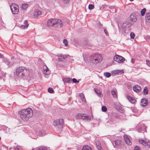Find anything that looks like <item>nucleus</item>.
Returning <instances> with one entry per match:
<instances>
[{"label":"nucleus","instance_id":"nucleus-39","mask_svg":"<svg viewBox=\"0 0 150 150\" xmlns=\"http://www.w3.org/2000/svg\"><path fill=\"white\" fill-rule=\"evenodd\" d=\"M117 73V75H118L119 74H121L123 73L124 72L122 70H116Z\"/></svg>","mask_w":150,"mask_h":150},{"label":"nucleus","instance_id":"nucleus-38","mask_svg":"<svg viewBox=\"0 0 150 150\" xmlns=\"http://www.w3.org/2000/svg\"><path fill=\"white\" fill-rule=\"evenodd\" d=\"M116 107L117 109L120 111L121 112H122L123 111V110L122 109V108L121 106H117Z\"/></svg>","mask_w":150,"mask_h":150},{"label":"nucleus","instance_id":"nucleus-10","mask_svg":"<svg viewBox=\"0 0 150 150\" xmlns=\"http://www.w3.org/2000/svg\"><path fill=\"white\" fill-rule=\"evenodd\" d=\"M114 59L115 61L119 63H123L125 60L123 57L119 55L115 56Z\"/></svg>","mask_w":150,"mask_h":150},{"label":"nucleus","instance_id":"nucleus-28","mask_svg":"<svg viewBox=\"0 0 150 150\" xmlns=\"http://www.w3.org/2000/svg\"><path fill=\"white\" fill-rule=\"evenodd\" d=\"M148 93V88L145 87H144L143 90V93L144 95H146Z\"/></svg>","mask_w":150,"mask_h":150},{"label":"nucleus","instance_id":"nucleus-62","mask_svg":"<svg viewBox=\"0 0 150 150\" xmlns=\"http://www.w3.org/2000/svg\"><path fill=\"white\" fill-rule=\"evenodd\" d=\"M8 105H10V104H8Z\"/></svg>","mask_w":150,"mask_h":150},{"label":"nucleus","instance_id":"nucleus-34","mask_svg":"<svg viewBox=\"0 0 150 150\" xmlns=\"http://www.w3.org/2000/svg\"><path fill=\"white\" fill-rule=\"evenodd\" d=\"M37 150H47V149L46 147L42 146L39 147Z\"/></svg>","mask_w":150,"mask_h":150},{"label":"nucleus","instance_id":"nucleus-9","mask_svg":"<svg viewBox=\"0 0 150 150\" xmlns=\"http://www.w3.org/2000/svg\"><path fill=\"white\" fill-rule=\"evenodd\" d=\"M23 111H24L25 113V115L29 119L31 118L33 115V112L32 110L30 108L27 109H26L22 110Z\"/></svg>","mask_w":150,"mask_h":150},{"label":"nucleus","instance_id":"nucleus-29","mask_svg":"<svg viewBox=\"0 0 150 150\" xmlns=\"http://www.w3.org/2000/svg\"><path fill=\"white\" fill-rule=\"evenodd\" d=\"M104 75L107 78H109L111 76V74L108 72H105L104 73Z\"/></svg>","mask_w":150,"mask_h":150},{"label":"nucleus","instance_id":"nucleus-63","mask_svg":"<svg viewBox=\"0 0 150 150\" xmlns=\"http://www.w3.org/2000/svg\"><path fill=\"white\" fill-rule=\"evenodd\" d=\"M101 8H102V7H100V9H101Z\"/></svg>","mask_w":150,"mask_h":150},{"label":"nucleus","instance_id":"nucleus-30","mask_svg":"<svg viewBox=\"0 0 150 150\" xmlns=\"http://www.w3.org/2000/svg\"><path fill=\"white\" fill-rule=\"evenodd\" d=\"M28 5L27 4H23L22 6V8L24 10L26 9L28 7Z\"/></svg>","mask_w":150,"mask_h":150},{"label":"nucleus","instance_id":"nucleus-44","mask_svg":"<svg viewBox=\"0 0 150 150\" xmlns=\"http://www.w3.org/2000/svg\"><path fill=\"white\" fill-rule=\"evenodd\" d=\"M111 74L112 75H117L116 70H114L112 71L111 72Z\"/></svg>","mask_w":150,"mask_h":150},{"label":"nucleus","instance_id":"nucleus-2","mask_svg":"<svg viewBox=\"0 0 150 150\" xmlns=\"http://www.w3.org/2000/svg\"><path fill=\"white\" fill-rule=\"evenodd\" d=\"M90 60L91 62L96 64L100 62L102 60V58L100 54L97 53L91 55Z\"/></svg>","mask_w":150,"mask_h":150},{"label":"nucleus","instance_id":"nucleus-56","mask_svg":"<svg viewBox=\"0 0 150 150\" xmlns=\"http://www.w3.org/2000/svg\"><path fill=\"white\" fill-rule=\"evenodd\" d=\"M3 57V55L0 53V58H2Z\"/></svg>","mask_w":150,"mask_h":150},{"label":"nucleus","instance_id":"nucleus-61","mask_svg":"<svg viewBox=\"0 0 150 150\" xmlns=\"http://www.w3.org/2000/svg\"><path fill=\"white\" fill-rule=\"evenodd\" d=\"M134 110H132V111H133V112H134Z\"/></svg>","mask_w":150,"mask_h":150},{"label":"nucleus","instance_id":"nucleus-7","mask_svg":"<svg viewBox=\"0 0 150 150\" xmlns=\"http://www.w3.org/2000/svg\"><path fill=\"white\" fill-rule=\"evenodd\" d=\"M18 113L20 115V117L21 119L24 121H27L29 118L27 116L25 115V113L24 111H23L22 110L18 111Z\"/></svg>","mask_w":150,"mask_h":150},{"label":"nucleus","instance_id":"nucleus-52","mask_svg":"<svg viewBox=\"0 0 150 150\" xmlns=\"http://www.w3.org/2000/svg\"><path fill=\"white\" fill-rule=\"evenodd\" d=\"M81 98H82V100H83V101L84 100H86V99L85 98V97H84V95H83V96H81Z\"/></svg>","mask_w":150,"mask_h":150},{"label":"nucleus","instance_id":"nucleus-45","mask_svg":"<svg viewBox=\"0 0 150 150\" xmlns=\"http://www.w3.org/2000/svg\"><path fill=\"white\" fill-rule=\"evenodd\" d=\"M134 150H140V148L138 146H136Z\"/></svg>","mask_w":150,"mask_h":150},{"label":"nucleus","instance_id":"nucleus-3","mask_svg":"<svg viewBox=\"0 0 150 150\" xmlns=\"http://www.w3.org/2000/svg\"><path fill=\"white\" fill-rule=\"evenodd\" d=\"M64 122V120L62 119H57L53 122V125L59 132L62 131Z\"/></svg>","mask_w":150,"mask_h":150},{"label":"nucleus","instance_id":"nucleus-55","mask_svg":"<svg viewBox=\"0 0 150 150\" xmlns=\"http://www.w3.org/2000/svg\"><path fill=\"white\" fill-rule=\"evenodd\" d=\"M131 62L133 64H134V61L133 59H132Z\"/></svg>","mask_w":150,"mask_h":150},{"label":"nucleus","instance_id":"nucleus-49","mask_svg":"<svg viewBox=\"0 0 150 150\" xmlns=\"http://www.w3.org/2000/svg\"><path fill=\"white\" fill-rule=\"evenodd\" d=\"M104 32H105V34L107 36H108V32L106 30L104 29Z\"/></svg>","mask_w":150,"mask_h":150},{"label":"nucleus","instance_id":"nucleus-18","mask_svg":"<svg viewBox=\"0 0 150 150\" xmlns=\"http://www.w3.org/2000/svg\"><path fill=\"white\" fill-rule=\"evenodd\" d=\"M145 126L142 125L141 126H140L138 127L137 131L139 132H141L143 130H144V129H145Z\"/></svg>","mask_w":150,"mask_h":150},{"label":"nucleus","instance_id":"nucleus-35","mask_svg":"<svg viewBox=\"0 0 150 150\" xmlns=\"http://www.w3.org/2000/svg\"><path fill=\"white\" fill-rule=\"evenodd\" d=\"M111 93L113 96L115 97H116L117 96V95L116 94V92L112 90L111 91Z\"/></svg>","mask_w":150,"mask_h":150},{"label":"nucleus","instance_id":"nucleus-47","mask_svg":"<svg viewBox=\"0 0 150 150\" xmlns=\"http://www.w3.org/2000/svg\"><path fill=\"white\" fill-rule=\"evenodd\" d=\"M63 2L65 4H67L69 1L70 0H62Z\"/></svg>","mask_w":150,"mask_h":150},{"label":"nucleus","instance_id":"nucleus-31","mask_svg":"<svg viewBox=\"0 0 150 150\" xmlns=\"http://www.w3.org/2000/svg\"><path fill=\"white\" fill-rule=\"evenodd\" d=\"M146 9L144 8L141 10V15L142 16H144L146 13Z\"/></svg>","mask_w":150,"mask_h":150},{"label":"nucleus","instance_id":"nucleus-59","mask_svg":"<svg viewBox=\"0 0 150 150\" xmlns=\"http://www.w3.org/2000/svg\"><path fill=\"white\" fill-rule=\"evenodd\" d=\"M47 150H50V149H49V148H48L47 147Z\"/></svg>","mask_w":150,"mask_h":150},{"label":"nucleus","instance_id":"nucleus-17","mask_svg":"<svg viewBox=\"0 0 150 150\" xmlns=\"http://www.w3.org/2000/svg\"><path fill=\"white\" fill-rule=\"evenodd\" d=\"M41 13L40 11L39 10H36L34 13V16L35 17H37L39 16L40 15Z\"/></svg>","mask_w":150,"mask_h":150},{"label":"nucleus","instance_id":"nucleus-8","mask_svg":"<svg viewBox=\"0 0 150 150\" xmlns=\"http://www.w3.org/2000/svg\"><path fill=\"white\" fill-rule=\"evenodd\" d=\"M121 142L120 140H115L112 142V144L114 147L117 150L120 149Z\"/></svg>","mask_w":150,"mask_h":150},{"label":"nucleus","instance_id":"nucleus-27","mask_svg":"<svg viewBox=\"0 0 150 150\" xmlns=\"http://www.w3.org/2000/svg\"><path fill=\"white\" fill-rule=\"evenodd\" d=\"M109 8L111 9L110 11L112 13H115L116 12V9L115 8V7L110 6L109 7Z\"/></svg>","mask_w":150,"mask_h":150},{"label":"nucleus","instance_id":"nucleus-48","mask_svg":"<svg viewBox=\"0 0 150 150\" xmlns=\"http://www.w3.org/2000/svg\"><path fill=\"white\" fill-rule=\"evenodd\" d=\"M146 145L148 147L150 148V141L147 142H146Z\"/></svg>","mask_w":150,"mask_h":150},{"label":"nucleus","instance_id":"nucleus-1","mask_svg":"<svg viewBox=\"0 0 150 150\" xmlns=\"http://www.w3.org/2000/svg\"><path fill=\"white\" fill-rule=\"evenodd\" d=\"M28 71L24 67H21L17 68L16 70V75L21 78H24L27 75Z\"/></svg>","mask_w":150,"mask_h":150},{"label":"nucleus","instance_id":"nucleus-51","mask_svg":"<svg viewBox=\"0 0 150 150\" xmlns=\"http://www.w3.org/2000/svg\"><path fill=\"white\" fill-rule=\"evenodd\" d=\"M143 142H144V140L143 139H139V142L140 143L142 144Z\"/></svg>","mask_w":150,"mask_h":150},{"label":"nucleus","instance_id":"nucleus-26","mask_svg":"<svg viewBox=\"0 0 150 150\" xmlns=\"http://www.w3.org/2000/svg\"><path fill=\"white\" fill-rule=\"evenodd\" d=\"M96 143L97 149L98 150H100L101 149V147L100 145V142L99 141H97Z\"/></svg>","mask_w":150,"mask_h":150},{"label":"nucleus","instance_id":"nucleus-33","mask_svg":"<svg viewBox=\"0 0 150 150\" xmlns=\"http://www.w3.org/2000/svg\"><path fill=\"white\" fill-rule=\"evenodd\" d=\"M48 91L49 93H54V91L53 90V89L51 87H49L48 88Z\"/></svg>","mask_w":150,"mask_h":150},{"label":"nucleus","instance_id":"nucleus-37","mask_svg":"<svg viewBox=\"0 0 150 150\" xmlns=\"http://www.w3.org/2000/svg\"><path fill=\"white\" fill-rule=\"evenodd\" d=\"M65 58V57L63 56V58H58L57 59V60L59 62H63Z\"/></svg>","mask_w":150,"mask_h":150},{"label":"nucleus","instance_id":"nucleus-54","mask_svg":"<svg viewBox=\"0 0 150 150\" xmlns=\"http://www.w3.org/2000/svg\"><path fill=\"white\" fill-rule=\"evenodd\" d=\"M103 8H105L107 7V6L106 5H104L102 6Z\"/></svg>","mask_w":150,"mask_h":150},{"label":"nucleus","instance_id":"nucleus-41","mask_svg":"<svg viewBox=\"0 0 150 150\" xmlns=\"http://www.w3.org/2000/svg\"><path fill=\"white\" fill-rule=\"evenodd\" d=\"M101 109L102 111L104 112H106L107 110V108L105 106H102Z\"/></svg>","mask_w":150,"mask_h":150},{"label":"nucleus","instance_id":"nucleus-60","mask_svg":"<svg viewBox=\"0 0 150 150\" xmlns=\"http://www.w3.org/2000/svg\"><path fill=\"white\" fill-rule=\"evenodd\" d=\"M130 1H133L134 0H129Z\"/></svg>","mask_w":150,"mask_h":150},{"label":"nucleus","instance_id":"nucleus-43","mask_svg":"<svg viewBox=\"0 0 150 150\" xmlns=\"http://www.w3.org/2000/svg\"><path fill=\"white\" fill-rule=\"evenodd\" d=\"M67 41L66 39H64L63 40V43L65 44L66 46H67L68 45Z\"/></svg>","mask_w":150,"mask_h":150},{"label":"nucleus","instance_id":"nucleus-21","mask_svg":"<svg viewBox=\"0 0 150 150\" xmlns=\"http://www.w3.org/2000/svg\"><path fill=\"white\" fill-rule=\"evenodd\" d=\"M127 99L129 100L130 102L131 103H134L136 102V100L132 98L131 96H127Z\"/></svg>","mask_w":150,"mask_h":150},{"label":"nucleus","instance_id":"nucleus-53","mask_svg":"<svg viewBox=\"0 0 150 150\" xmlns=\"http://www.w3.org/2000/svg\"><path fill=\"white\" fill-rule=\"evenodd\" d=\"M14 150H19V149L18 147H14Z\"/></svg>","mask_w":150,"mask_h":150},{"label":"nucleus","instance_id":"nucleus-58","mask_svg":"<svg viewBox=\"0 0 150 150\" xmlns=\"http://www.w3.org/2000/svg\"><path fill=\"white\" fill-rule=\"evenodd\" d=\"M123 116L124 117H123V119H125V115H124Z\"/></svg>","mask_w":150,"mask_h":150},{"label":"nucleus","instance_id":"nucleus-20","mask_svg":"<svg viewBox=\"0 0 150 150\" xmlns=\"http://www.w3.org/2000/svg\"><path fill=\"white\" fill-rule=\"evenodd\" d=\"M145 19L146 21L148 23H150V13H146V14Z\"/></svg>","mask_w":150,"mask_h":150},{"label":"nucleus","instance_id":"nucleus-23","mask_svg":"<svg viewBox=\"0 0 150 150\" xmlns=\"http://www.w3.org/2000/svg\"><path fill=\"white\" fill-rule=\"evenodd\" d=\"M63 81L64 83H70L72 82V79L69 78H63Z\"/></svg>","mask_w":150,"mask_h":150},{"label":"nucleus","instance_id":"nucleus-16","mask_svg":"<svg viewBox=\"0 0 150 150\" xmlns=\"http://www.w3.org/2000/svg\"><path fill=\"white\" fill-rule=\"evenodd\" d=\"M133 89L136 92H139L141 89V87L138 85H135L133 86Z\"/></svg>","mask_w":150,"mask_h":150},{"label":"nucleus","instance_id":"nucleus-57","mask_svg":"<svg viewBox=\"0 0 150 150\" xmlns=\"http://www.w3.org/2000/svg\"><path fill=\"white\" fill-rule=\"evenodd\" d=\"M147 37L150 39V36H147Z\"/></svg>","mask_w":150,"mask_h":150},{"label":"nucleus","instance_id":"nucleus-24","mask_svg":"<svg viewBox=\"0 0 150 150\" xmlns=\"http://www.w3.org/2000/svg\"><path fill=\"white\" fill-rule=\"evenodd\" d=\"M96 93L100 97H102L103 95L101 92L100 91L97 89V88H95L94 89Z\"/></svg>","mask_w":150,"mask_h":150},{"label":"nucleus","instance_id":"nucleus-25","mask_svg":"<svg viewBox=\"0 0 150 150\" xmlns=\"http://www.w3.org/2000/svg\"><path fill=\"white\" fill-rule=\"evenodd\" d=\"M82 150H92V149L88 145H85L83 146Z\"/></svg>","mask_w":150,"mask_h":150},{"label":"nucleus","instance_id":"nucleus-4","mask_svg":"<svg viewBox=\"0 0 150 150\" xmlns=\"http://www.w3.org/2000/svg\"><path fill=\"white\" fill-rule=\"evenodd\" d=\"M77 118L79 119H82L86 121H90L93 119V117L89 116L86 114L78 113L76 116Z\"/></svg>","mask_w":150,"mask_h":150},{"label":"nucleus","instance_id":"nucleus-46","mask_svg":"<svg viewBox=\"0 0 150 150\" xmlns=\"http://www.w3.org/2000/svg\"><path fill=\"white\" fill-rule=\"evenodd\" d=\"M146 64L149 67H150V61L149 60H146Z\"/></svg>","mask_w":150,"mask_h":150},{"label":"nucleus","instance_id":"nucleus-22","mask_svg":"<svg viewBox=\"0 0 150 150\" xmlns=\"http://www.w3.org/2000/svg\"><path fill=\"white\" fill-rule=\"evenodd\" d=\"M29 25L27 21H25L24 22V25H22L21 27L22 28L25 29L27 28Z\"/></svg>","mask_w":150,"mask_h":150},{"label":"nucleus","instance_id":"nucleus-32","mask_svg":"<svg viewBox=\"0 0 150 150\" xmlns=\"http://www.w3.org/2000/svg\"><path fill=\"white\" fill-rule=\"evenodd\" d=\"M50 73V71L49 69L47 68V69L44 70V73L47 75L49 74Z\"/></svg>","mask_w":150,"mask_h":150},{"label":"nucleus","instance_id":"nucleus-6","mask_svg":"<svg viewBox=\"0 0 150 150\" xmlns=\"http://www.w3.org/2000/svg\"><path fill=\"white\" fill-rule=\"evenodd\" d=\"M11 9L12 13L14 14H18L19 12L18 6L16 4H12L10 6Z\"/></svg>","mask_w":150,"mask_h":150},{"label":"nucleus","instance_id":"nucleus-42","mask_svg":"<svg viewBox=\"0 0 150 150\" xmlns=\"http://www.w3.org/2000/svg\"><path fill=\"white\" fill-rule=\"evenodd\" d=\"M72 81L74 83H78L79 82V81L77 80L75 78L73 79H72Z\"/></svg>","mask_w":150,"mask_h":150},{"label":"nucleus","instance_id":"nucleus-36","mask_svg":"<svg viewBox=\"0 0 150 150\" xmlns=\"http://www.w3.org/2000/svg\"><path fill=\"white\" fill-rule=\"evenodd\" d=\"M94 6L92 4H90L88 5V8L89 10H91L93 9L94 8Z\"/></svg>","mask_w":150,"mask_h":150},{"label":"nucleus","instance_id":"nucleus-40","mask_svg":"<svg viewBox=\"0 0 150 150\" xmlns=\"http://www.w3.org/2000/svg\"><path fill=\"white\" fill-rule=\"evenodd\" d=\"M131 38L132 39H133L135 36L134 33L133 32H131L130 34Z\"/></svg>","mask_w":150,"mask_h":150},{"label":"nucleus","instance_id":"nucleus-14","mask_svg":"<svg viewBox=\"0 0 150 150\" xmlns=\"http://www.w3.org/2000/svg\"><path fill=\"white\" fill-rule=\"evenodd\" d=\"M148 100L145 98H143L141 99V105L143 107L146 106L148 104Z\"/></svg>","mask_w":150,"mask_h":150},{"label":"nucleus","instance_id":"nucleus-5","mask_svg":"<svg viewBox=\"0 0 150 150\" xmlns=\"http://www.w3.org/2000/svg\"><path fill=\"white\" fill-rule=\"evenodd\" d=\"M16 58L13 57L11 58V61L10 62L9 60L6 58H4L3 60V62L6 64L9 67H11L14 63Z\"/></svg>","mask_w":150,"mask_h":150},{"label":"nucleus","instance_id":"nucleus-12","mask_svg":"<svg viewBox=\"0 0 150 150\" xmlns=\"http://www.w3.org/2000/svg\"><path fill=\"white\" fill-rule=\"evenodd\" d=\"M55 18H51L49 19L47 22V25L48 26H52L54 27V23H55Z\"/></svg>","mask_w":150,"mask_h":150},{"label":"nucleus","instance_id":"nucleus-11","mask_svg":"<svg viewBox=\"0 0 150 150\" xmlns=\"http://www.w3.org/2000/svg\"><path fill=\"white\" fill-rule=\"evenodd\" d=\"M55 23L54 25V27H57L61 28L63 26V24L62 21L58 19H55Z\"/></svg>","mask_w":150,"mask_h":150},{"label":"nucleus","instance_id":"nucleus-19","mask_svg":"<svg viewBox=\"0 0 150 150\" xmlns=\"http://www.w3.org/2000/svg\"><path fill=\"white\" fill-rule=\"evenodd\" d=\"M124 139L126 143L129 145H131L132 144L131 142L130 141V140L127 137V135L125 136L124 137Z\"/></svg>","mask_w":150,"mask_h":150},{"label":"nucleus","instance_id":"nucleus-50","mask_svg":"<svg viewBox=\"0 0 150 150\" xmlns=\"http://www.w3.org/2000/svg\"><path fill=\"white\" fill-rule=\"evenodd\" d=\"M144 146H146V142H145L144 140V142H143L142 143V144Z\"/></svg>","mask_w":150,"mask_h":150},{"label":"nucleus","instance_id":"nucleus-13","mask_svg":"<svg viewBox=\"0 0 150 150\" xmlns=\"http://www.w3.org/2000/svg\"><path fill=\"white\" fill-rule=\"evenodd\" d=\"M133 24L129 20L127 19L125 22L123 23V26L125 28H128L130 27Z\"/></svg>","mask_w":150,"mask_h":150},{"label":"nucleus","instance_id":"nucleus-64","mask_svg":"<svg viewBox=\"0 0 150 150\" xmlns=\"http://www.w3.org/2000/svg\"><path fill=\"white\" fill-rule=\"evenodd\" d=\"M1 139V137H0V140Z\"/></svg>","mask_w":150,"mask_h":150},{"label":"nucleus","instance_id":"nucleus-15","mask_svg":"<svg viewBox=\"0 0 150 150\" xmlns=\"http://www.w3.org/2000/svg\"><path fill=\"white\" fill-rule=\"evenodd\" d=\"M133 24L137 20V18L135 16L133 15H131L129 19H128Z\"/></svg>","mask_w":150,"mask_h":150}]
</instances>
